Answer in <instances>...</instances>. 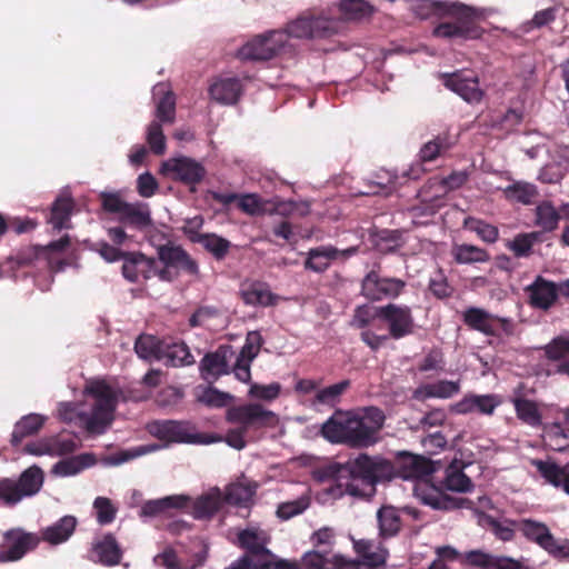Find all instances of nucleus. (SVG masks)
<instances>
[{
    "label": "nucleus",
    "mask_w": 569,
    "mask_h": 569,
    "mask_svg": "<svg viewBox=\"0 0 569 569\" xmlns=\"http://www.w3.org/2000/svg\"><path fill=\"white\" fill-rule=\"evenodd\" d=\"M119 396V390L106 380H89L83 389V402L80 406L61 402L58 407V417L90 433H103L113 421Z\"/></svg>",
    "instance_id": "nucleus-1"
},
{
    "label": "nucleus",
    "mask_w": 569,
    "mask_h": 569,
    "mask_svg": "<svg viewBox=\"0 0 569 569\" xmlns=\"http://www.w3.org/2000/svg\"><path fill=\"white\" fill-rule=\"evenodd\" d=\"M385 423L382 411L376 407L338 410L321 426L322 437L350 448H368L379 440Z\"/></svg>",
    "instance_id": "nucleus-2"
},
{
    "label": "nucleus",
    "mask_w": 569,
    "mask_h": 569,
    "mask_svg": "<svg viewBox=\"0 0 569 569\" xmlns=\"http://www.w3.org/2000/svg\"><path fill=\"white\" fill-rule=\"evenodd\" d=\"M431 13L442 21L433 29V36L445 39L477 40L485 29L481 16L472 7L458 1H432Z\"/></svg>",
    "instance_id": "nucleus-3"
},
{
    "label": "nucleus",
    "mask_w": 569,
    "mask_h": 569,
    "mask_svg": "<svg viewBox=\"0 0 569 569\" xmlns=\"http://www.w3.org/2000/svg\"><path fill=\"white\" fill-rule=\"evenodd\" d=\"M389 462L381 457L360 453L343 463L341 476L347 495L357 498H369L375 493V486L389 471Z\"/></svg>",
    "instance_id": "nucleus-4"
},
{
    "label": "nucleus",
    "mask_w": 569,
    "mask_h": 569,
    "mask_svg": "<svg viewBox=\"0 0 569 569\" xmlns=\"http://www.w3.org/2000/svg\"><path fill=\"white\" fill-rule=\"evenodd\" d=\"M510 525L520 531L528 541L539 546L552 558L569 561V540L555 538L545 522L520 519L510 521Z\"/></svg>",
    "instance_id": "nucleus-5"
},
{
    "label": "nucleus",
    "mask_w": 569,
    "mask_h": 569,
    "mask_svg": "<svg viewBox=\"0 0 569 569\" xmlns=\"http://www.w3.org/2000/svg\"><path fill=\"white\" fill-rule=\"evenodd\" d=\"M238 540L248 553L232 565L247 560L246 569H267L271 565L272 553L266 548L270 540L267 531L257 527H250L238 535Z\"/></svg>",
    "instance_id": "nucleus-6"
},
{
    "label": "nucleus",
    "mask_w": 569,
    "mask_h": 569,
    "mask_svg": "<svg viewBox=\"0 0 569 569\" xmlns=\"http://www.w3.org/2000/svg\"><path fill=\"white\" fill-rule=\"evenodd\" d=\"M43 485V472L32 466L24 470L18 480L10 478L0 479V501L6 505H16L24 497L36 495Z\"/></svg>",
    "instance_id": "nucleus-7"
},
{
    "label": "nucleus",
    "mask_w": 569,
    "mask_h": 569,
    "mask_svg": "<svg viewBox=\"0 0 569 569\" xmlns=\"http://www.w3.org/2000/svg\"><path fill=\"white\" fill-rule=\"evenodd\" d=\"M338 30V21L310 11L301 13L291 20L286 29L287 39L289 37L297 39H312L330 36Z\"/></svg>",
    "instance_id": "nucleus-8"
},
{
    "label": "nucleus",
    "mask_w": 569,
    "mask_h": 569,
    "mask_svg": "<svg viewBox=\"0 0 569 569\" xmlns=\"http://www.w3.org/2000/svg\"><path fill=\"white\" fill-rule=\"evenodd\" d=\"M442 467L441 461H433L422 456L399 452L393 458V478L416 479L430 482L432 475Z\"/></svg>",
    "instance_id": "nucleus-9"
},
{
    "label": "nucleus",
    "mask_w": 569,
    "mask_h": 569,
    "mask_svg": "<svg viewBox=\"0 0 569 569\" xmlns=\"http://www.w3.org/2000/svg\"><path fill=\"white\" fill-rule=\"evenodd\" d=\"M287 36L282 31H272L259 36L243 44L238 56L242 60H268L286 49Z\"/></svg>",
    "instance_id": "nucleus-10"
},
{
    "label": "nucleus",
    "mask_w": 569,
    "mask_h": 569,
    "mask_svg": "<svg viewBox=\"0 0 569 569\" xmlns=\"http://www.w3.org/2000/svg\"><path fill=\"white\" fill-rule=\"evenodd\" d=\"M226 418L231 423H239L246 430L251 427H271L278 423L277 415L258 403L231 407L227 410Z\"/></svg>",
    "instance_id": "nucleus-11"
},
{
    "label": "nucleus",
    "mask_w": 569,
    "mask_h": 569,
    "mask_svg": "<svg viewBox=\"0 0 569 569\" xmlns=\"http://www.w3.org/2000/svg\"><path fill=\"white\" fill-rule=\"evenodd\" d=\"M446 88L456 92L468 103H479L483 98V90L479 87V79L473 71L459 70L441 74Z\"/></svg>",
    "instance_id": "nucleus-12"
},
{
    "label": "nucleus",
    "mask_w": 569,
    "mask_h": 569,
    "mask_svg": "<svg viewBox=\"0 0 569 569\" xmlns=\"http://www.w3.org/2000/svg\"><path fill=\"white\" fill-rule=\"evenodd\" d=\"M160 172L187 184H194L202 180L206 170L200 162L187 157H179L163 161Z\"/></svg>",
    "instance_id": "nucleus-13"
},
{
    "label": "nucleus",
    "mask_w": 569,
    "mask_h": 569,
    "mask_svg": "<svg viewBox=\"0 0 569 569\" xmlns=\"http://www.w3.org/2000/svg\"><path fill=\"white\" fill-rule=\"evenodd\" d=\"M149 430L153 436L166 442L211 443L219 440L213 437L191 433L183 423L177 421L154 422Z\"/></svg>",
    "instance_id": "nucleus-14"
},
{
    "label": "nucleus",
    "mask_w": 569,
    "mask_h": 569,
    "mask_svg": "<svg viewBox=\"0 0 569 569\" xmlns=\"http://www.w3.org/2000/svg\"><path fill=\"white\" fill-rule=\"evenodd\" d=\"M463 323L471 330L486 336H497L498 329L507 330L510 321L506 318L492 315L478 307H469L462 312Z\"/></svg>",
    "instance_id": "nucleus-15"
},
{
    "label": "nucleus",
    "mask_w": 569,
    "mask_h": 569,
    "mask_svg": "<svg viewBox=\"0 0 569 569\" xmlns=\"http://www.w3.org/2000/svg\"><path fill=\"white\" fill-rule=\"evenodd\" d=\"M528 293V303L538 310H549L560 296L559 283L537 276L532 283L526 287Z\"/></svg>",
    "instance_id": "nucleus-16"
},
{
    "label": "nucleus",
    "mask_w": 569,
    "mask_h": 569,
    "mask_svg": "<svg viewBox=\"0 0 569 569\" xmlns=\"http://www.w3.org/2000/svg\"><path fill=\"white\" fill-rule=\"evenodd\" d=\"M545 357L552 363L547 368L546 375L569 376V333L555 337L543 348Z\"/></svg>",
    "instance_id": "nucleus-17"
},
{
    "label": "nucleus",
    "mask_w": 569,
    "mask_h": 569,
    "mask_svg": "<svg viewBox=\"0 0 569 569\" xmlns=\"http://www.w3.org/2000/svg\"><path fill=\"white\" fill-rule=\"evenodd\" d=\"M6 541L0 551V562L17 561L24 553L38 545V538L19 529L9 530L4 535Z\"/></svg>",
    "instance_id": "nucleus-18"
},
{
    "label": "nucleus",
    "mask_w": 569,
    "mask_h": 569,
    "mask_svg": "<svg viewBox=\"0 0 569 569\" xmlns=\"http://www.w3.org/2000/svg\"><path fill=\"white\" fill-rule=\"evenodd\" d=\"M302 569H358V563L328 550L316 549L303 555Z\"/></svg>",
    "instance_id": "nucleus-19"
},
{
    "label": "nucleus",
    "mask_w": 569,
    "mask_h": 569,
    "mask_svg": "<svg viewBox=\"0 0 569 569\" xmlns=\"http://www.w3.org/2000/svg\"><path fill=\"white\" fill-rule=\"evenodd\" d=\"M357 252L356 247L339 250L332 246H321L308 252L306 268L315 272H322L329 268L333 260H346Z\"/></svg>",
    "instance_id": "nucleus-20"
},
{
    "label": "nucleus",
    "mask_w": 569,
    "mask_h": 569,
    "mask_svg": "<svg viewBox=\"0 0 569 569\" xmlns=\"http://www.w3.org/2000/svg\"><path fill=\"white\" fill-rule=\"evenodd\" d=\"M232 353L230 347H220L217 351L206 355L199 367L201 377L208 382H213L227 375Z\"/></svg>",
    "instance_id": "nucleus-21"
},
{
    "label": "nucleus",
    "mask_w": 569,
    "mask_h": 569,
    "mask_svg": "<svg viewBox=\"0 0 569 569\" xmlns=\"http://www.w3.org/2000/svg\"><path fill=\"white\" fill-rule=\"evenodd\" d=\"M462 462L452 461L445 469L443 479L432 483V488L441 493L445 490L455 492H470L473 488L471 479L463 472Z\"/></svg>",
    "instance_id": "nucleus-22"
},
{
    "label": "nucleus",
    "mask_w": 569,
    "mask_h": 569,
    "mask_svg": "<svg viewBox=\"0 0 569 569\" xmlns=\"http://www.w3.org/2000/svg\"><path fill=\"white\" fill-rule=\"evenodd\" d=\"M500 401L493 395H466L460 401L450 406V411L458 415H467L478 411L483 415H492Z\"/></svg>",
    "instance_id": "nucleus-23"
},
{
    "label": "nucleus",
    "mask_w": 569,
    "mask_h": 569,
    "mask_svg": "<svg viewBox=\"0 0 569 569\" xmlns=\"http://www.w3.org/2000/svg\"><path fill=\"white\" fill-rule=\"evenodd\" d=\"M451 146L452 142L449 140L447 134H439L435 139L426 142L419 151L420 163H418L416 167H411L410 170L405 174L410 179H418L421 173L425 172V169L421 167L422 163L436 160L439 156L449 150Z\"/></svg>",
    "instance_id": "nucleus-24"
},
{
    "label": "nucleus",
    "mask_w": 569,
    "mask_h": 569,
    "mask_svg": "<svg viewBox=\"0 0 569 569\" xmlns=\"http://www.w3.org/2000/svg\"><path fill=\"white\" fill-rule=\"evenodd\" d=\"M353 549L358 556L355 560L358 563V569L361 566L376 568L383 565L388 558V550L382 548L379 543L370 540H353Z\"/></svg>",
    "instance_id": "nucleus-25"
},
{
    "label": "nucleus",
    "mask_w": 569,
    "mask_h": 569,
    "mask_svg": "<svg viewBox=\"0 0 569 569\" xmlns=\"http://www.w3.org/2000/svg\"><path fill=\"white\" fill-rule=\"evenodd\" d=\"M76 448V442L71 439L50 437L30 442L23 450L33 456H61L74 451Z\"/></svg>",
    "instance_id": "nucleus-26"
},
{
    "label": "nucleus",
    "mask_w": 569,
    "mask_h": 569,
    "mask_svg": "<svg viewBox=\"0 0 569 569\" xmlns=\"http://www.w3.org/2000/svg\"><path fill=\"white\" fill-rule=\"evenodd\" d=\"M531 465L537 468L540 476L556 488H562L569 495V463L559 466L553 461L533 459Z\"/></svg>",
    "instance_id": "nucleus-27"
},
{
    "label": "nucleus",
    "mask_w": 569,
    "mask_h": 569,
    "mask_svg": "<svg viewBox=\"0 0 569 569\" xmlns=\"http://www.w3.org/2000/svg\"><path fill=\"white\" fill-rule=\"evenodd\" d=\"M197 551L192 561L179 559L174 550L166 549L153 558L156 565L163 566L166 569H196L201 566L207 558V549L202 543H197Z\"/></svg>",
    "instance_id": "nucleus-28"
},
{
    "label": "nucleus",
    "mask_w": 569,
    "mask_h": 569,
    "mask_svg": "<svg viewBox=\"0 0 569 569\" xmlns=\"http://www.w3.org/2000/svg\"><path fill=\"white\" fill-rule=\"evenodd\" d=\"M93 557L101 565L113 567L120 563L122 549L112 535H106L93 545Z\"/></svg>",
    "instance_id": "nucleus-29"
},
{
    "label": "nucleus",
    "mask_w": 569,
    "mask_h": 569,
    "mask_svg": "<svg viewBox=\"0 0 569 569\" xmlns=\"http://www.w3.org/2000/svg\"><path fill=\"white\" fill-rule=\"evenodd\" d=\"M209 92L217 102L233 104L242 92V83L237 78H221L210 86Z\"/></svg>",
    "instance_id": "nucleus-30"
},
{
    "label": "nucleus",
    "mask_w": 569,
    "mask_h": 569,
    "mask_svg": "<svg viewBox=\"0 0 569 569\" xmlns=\"http://www.w3.org/2000/svg\"><path fill=\"white\" fill-rule=\"evenodd\" d=\"M160 266L182 268L191 273L198 270L197 263L188 256V253L180 247L166 246L159 250Z\"/></svg>",
    "instance_id": "nucleus-31"
},
{
    "label": "nucleus",
    "mask_w": 569,
    "mask_h": 569,
    "mask_svg": "<svg viewBox=\"0 0 569 569\" xmlns=\"http://www.w3.org/2000/svg\"><path fill=\"white\" fill-rule=\"evenodd\" d=\"M240 295L246 305L249 306H271L276 297L269 288L261 282L246 281L241 286Z\"/></svg>",
    "instance_id": "nucleus-32"
},
{
    "label": "nucleus",
    "mask_w": 569,
    "mask_h": 569,
    "mask_svg": "<svg viewBox=\"0 0 569 569\" xmlns=\"http://www.w3.org/2000/svg\"><path fill=\"white\" fill-rule=\"evenodd\" d=\"M342 469L343 463H330L328 466L313 470L312 477L315 480L319 482H335V486L328 488V492L333 498H340L347 495V491H345V485L342 483L341 480V476L345 475V472H342Z\"/></svg>",
    "instance_id": "nucleus-33"
},
{
    "label": "nucleus",
    "mask_w": 569,
    "mask_h": 569,
    "mask_svg": "<svg viewBox=\"0 0 569 569\" xmlns=\"http://www.w3.org/2000/svg\"><path fill=\"white\" fill-rule=\"evenodd\" d=\"M119 220L133 226L137 229H144L152 224L151 212L148 203L128 202Z\"/></svg>",
    "instance_id": "nucleus-34"
},
{
    "label": "nucleus",
    "mask_w": 569,
    "mask_h": 569,
    "mask_svg": "<svg viewBox=\"0 0 569 569\" xmlns=\"http://www.w3.org/2000/svg\"><path fill=\"white\" fill-rule=\"evenodd\" d=\"M96 462V457L92 453H81L58 461L52 468V473L59 477L76 476L86 468L94 466Z\"/></svg>",
    "instance_id": "nucleus-35"
},
{
    "label": "nucleus",
    "mask_w": 569,
    "mask_h": 569,
    "mask_svg": "<svg viewBox=\"0 0 569 569\" xmlns=\"http://www.w3.org/2000/svg\"><path fill=\"white\" fill-rule=\"evenodd\" d=\"M223 500L224 498L218 488H210L192 503L194 518L211 517L220 508Z\"/></svg>",
    "instance_id": "nucleus-36"
},
{
    "label": "nucleus",
    "mask_w": 569,
    "mask_h": 569,
    "mask_svg": "<svg viewBox=\"0 0 569 569\" xmlns=\"http://www.w3.org/2000/svg\"><path fill=\"white\" fill-rule=\"evenodd\" d=\"M157 102L156 117L161 122L171 123L174 120L176 114V100L171 90L164 83H159L153 87V97H160Z\"/></svg>",
    "instance_id": "nucleus-37"
},
{
    "label": "nucleus",
    "mask_w": 569,
    "mask_h": 569,
    "mask_svg": "<svg viewBox=\"0 0 569 569\" xmlns=\"http://www.w3.org/2000/svg\"><path fill=\"white\" fill-rule=\"evenodd\" d=\"M376 318H381L389 331H391V305L388 303L382 308H378L373 305H366L359 307L352 319V325L362 328L370 323Z\"/></svg>",
    "instance_id": "nucleus-38"
},
{
    "label": "nucleus",
    "mask_w": 569,
    "mask_h": 569,
    "mask_svg": "<svg viewBox=\"0 0 569 569\" xmlns=\"http://www.w3.org/2000/svg\"><path fill=\"white\" fill-rule=\"evenodd\" d=\"M451 256L459 264H472L490 260V254L486 249L468 243H455L451 248Z\"/></svg>",
    "instance_id": "nucleus-39"
},
{
    "label": "nucleus",
    "mask_w": 569,
    "mask_h": 569,
    "mask_svg": "<svg viewBox=\"0 0 569 569\" xmlns=\"http://www.w3.org/2000/svg\"><path fill=\"white\" fill-rule=\"evenodd\" d=\"M77 520L72 516H64L58 522L47 527L42 531V538L51 545H59L67 541L73 533Z\"/></svg>",
    "instance_id": "nucleus-40"
},
{
    "label": "nucleus",
    "mask_w": 569,
    "mask_h": 569,
    "mask_svg": "<svg viewBox=\"0 0 569 569\" xmlns=\"http://www.w3.org/2000/svg\"><path fill=\"white\" fill-rule=\"evenodd\" d=\"M73 202L70 194L63 191L53 202L49 223L56 229L69 228Z\"/></svg>",
    "instance_id": "nucleus-41"
},
{
    "label": "nucleus",
    "mask_w": 569,
    "mask_h": 569,
    "mask_svg": "<svg viewBox=\"0 0 569 569\" xmlns=\"http://www.w3.org/2000/svg\"><path fill=\"white\" fill-rule=\"evenodd\" d=\"M502 193L506 200L526 206L531 204L539 194L537 187L527 181H516L503 188Z\"/></svg>",
    "instance_id": "nucleus-42"
},
{
    "label": "nucleus",
    "mask_w": 569,
    "mask_h": 569,
    "mask_svg": "<svg viewBox=\"0 0 569 569\" xmlns=\"http://www.w3.org/2000/svg\"><path fill=\"white\" fill-rule=\"evenodd\" d=\"M543 441L555 451H563L569 447V426L553 422L545 426Z\"/></svg>",
    "instance_id": "nucleus-43"
},
{
    "label": "nucleus",
    "mask_w": 569,
    "mask_h": 569,
    "mask_svg": "<svg viewBox=\"0 0 569 569\" xmlns=\"http://www.w3.org/2000/svg\"><path fill=\"white\" fill-rule=\"evenodd\" d=\"M163 343L157 337L151 335L140 336L134 345L137 355L144 360H163Z\"/></svg>",
    "instance_id": "nucleus-44"
},
{
    "label": "nucleus",
    "mask_w": 569,
    "mask_h": 569,
    "mask_svg": "<svg viewBox=\"0 0 569 569\" xmlns=\"http://www.w3.org/2000/svg\"><path fill=\"white\" fill-rule=\"evenodd\" d=\"M541 240L540 232H522L515 236V238L507 242L506 247L510 250L516 258H528L532 254L535 243Z\"/></svg>",
    "instance_id": "nucleus-45"
},
{
    "label": "nucleus",
    "mask_w": 569,
    "mask_h": 569,
    "mask_svg": "<svg viewBox=\"0 0 569 569\" xmlns=\"http://www.w3.org/2000/svg\"><path fill=\"white\" fill-rule=\"evenodd\" d=\"M163 446L160 445H141L128 449L120 450L116 453L107 456L103 458V463L106 466H119L124 462L137 459L141 456L154 452L161 449Z\"/></svg>",
    "instance_id": "nucleus-46"
},
{
    "label": "nucleus",
    "mask_w": 569,
    "mask_h": 569,
    "mask_svg": "<svg viewBox=\"0 0 569 569\" xmlns=\"http://www.w3.org/2000/svg\"><path fill=\"white\" fill-rule=\"evenodd\" d=\"M162 361L168 366L180 367L192 365L194 362V358L184 343H168L164 341Z\"/></svg>",
    "instance_id": "nucleus-47"
},
{
    "label": "nucleus",
    "mask_w": 569,
    "mask_h": 569,
    "mask_svg": "<svg viewBox=\"0 0 569 569\" xmlns=\"http://www.w3.org/2000/svg\"><path fill=\"white\" fill-rule=\"evenodd\" d=\"M191 499L184 495L164 497L158 500L148 501L143 505L141 512L144 516H154L170 508H186L190 506Z\"/></svg>",
    "instance_id": "nucleus-48"
},
{
    "label": "nucleus",
    "mask_w": 569,
    "mask_h": 569,
    "mask_svg": "<svg viewBox=\"0 0 569 569\" xmlns=\"http://www.w3.org/2000/svg\"><path fill=\"white\" fill-rule=\"evenodd\" d=\"M46 421V417L37 413H30L19 420L12 432V443L18 445L23 438L31 436L40 430Z\"/></svg>",
    "instance_id": "nucleus-49"
},
{
    "label": "nucleus",
    "mask_w": 569,
    "mask_h": 569,
    "mask_svg": "<svg viewBox=\"0 0 569 569\" xmlns=\"http://www.w3.org/2000/svg\"><path fill=\"white\" fill-rule=\"evenodd\" d=\"M339 11L343 20L357 21L371 16L373 8L365 0H341Z\"/></svg>",
    "instance_id": "nucleus-50"
},
{
    "label": "nucleus",
    "mask_w": 569,
    "mask_h": 569,
    "mask_svg": "<svg viewBox=\"0 0 569 569\" xmlns=\"http://www.w3.org/2000/svg\"><path fill=\"white\" fill-rule=\"evenodd\" d=\"M517 418L531 427L541 425V413L535 401L525 398L512 400Z\"/></svg>",
    "instance_id": "nucleus-51"
},
{
    "label": "nucleus",
    "mask_w": 569,
    "mask_h": 569,
    "mask_svg": "<svg viewBox=\"0 0 569 569\" xmlns=\"http://www.w3.org/2000/svg\"><path fill=\"white\" fill-rule=\"evenodd\" d=\"M256 493V485L250 481H239L227 488L224 500L228 503L244 506L251 501Z\"/></svg>",
    "instance_id": "nucleus-52"
},
{
    "label": "nucleus",
    "mask_w": 569,
    "mask_h": 569,
    "mask_svg": "<svg viewBox=\"0 0 569 569\" xmlns=\"http://www.w3.org/2000/svg\"><path fill=\"white\" fill-rule=\"evenodd\" d=\"M391 290L389 279H380L376 273L368 274L362 282L363 295L371 300H381Z\"/></svg>",
    "instance_id": "nucleus-53"
},
{
    "label": "nucleus",
    "mask_w": 569,
    "mask_h": 569,
    "mask_svg": "<svg viewBox=\"0 0 569 569\" xmlns=\"http://www.w3.org/2000/svg\"><path fill=\"white\" fill-rule=\"evenodd\" d=\"M415 322L408 307L393 306V340L413 333Z\"/></svg>",
    "instance_id": "nucleus-54"
},
{
    "label": "nucleus",
    "mask_w": 569,
    "mask_h": 569,
    "mask_svg": "<svg viewBox=\"0 0 569 569\" xmlns=\"http://www.w3.org/2000/svg\"><path fill=\"white\" fill-rule=\"evenodd\" d=\"M463 227L472 232H476L477 236L485 242L493 243L498 240V228L481 219L467 217L463 221Z\"/></svg>",
    "instance_id": "nucleus-55"
},
{
    "label": "nucleus",
    "mask_w": 569,
    "mask_h": 569,
    "mask_svg": "<svg viewBox=\"0 0 569 569\" xmlns=\"http://www.w3.org/2000/svg\"><path fill=\"white\" fill-rule=\"evenodd\" d=\"M197 399L199 402L213 408L227 406L233 397L212 387L198 388Z\"/></svg>",
    "instance_id": "nucleus-56"
},
{
    "label": "nucleus",
    "mask_w": 569,
    "mask_h": 569,
    "mask_svg": "<svg viewBox=\"0 0 569 569\" xmlns=\"http://www.w3.org/2000/svg\"><path fill=\"white\" fill-rule=\"evenodd\" d=\"M268 213L267 214H280L283 217L299 213L305 216L309 212V204L301 202L297 203L293 201H284L279 199H272L268 201Z\"/></svg>",
    "instance_id": "nucleus-57"
},
{
    "label": "nucleus",
    "mask_w": 569,
    "mask_h": 569,
    "mask_svg": "<svg viewBox=\"0 0 569 569\" xmlns=\"http://www.w3.org/2000/svg\"><path fill=\"white\" fill-rule=\"evenodd\" d=\"M559 220L560 213L550 202H543L537 207L536 222L542 230L553 231L557 229Z\"/></svg>",
    "instance_id": "nucleus-58"
},
{
    "label": "nucleus",
    "mask_w": 569,
    "mask_h": 569,
    "mask_svg": "<svg viewBox=\"0 0 569 569\" xmlns=\"http://www.w3.org/2000/svg\"><path fill=\"white\" fill-rule=\"evenodd\" d=\"M268 201L256 193L241 194L238 206L247 214L260 216L268 213Z\"/></svg>",
    "instance_id": "nucleus-59"
},
{
    "label": "nucleus",
    "mask_w": 569,
    "mask_h": 569,
    "mask_svg": "<svg viewBox=\"0 0 569 569\" xmlns=\"http://www.w3.org/2000/svg\"><path fill=\"white\" fill-rule=\"evenodd\" d=\"M147 266V257L143 254L126 256L122 264V274L129 281L137 282L142 278L141 271H143V268Z\"/></svg>",
    "instance_id": "nucleus-60"
},
{
    "label": "nucleus",
    "mask_w": 569,
    "mask_h": 569,
    "mask_svg": "<svg viewBox=\"0 0 569 569\" xmlns=\"http://www.w3.org/2000/svg\"><path fill=\"white\" fill-rule=\"evenodd\" d=\"M348 387L349 381L343 380L320 389L316 393L315 402L326 406H333L339 401L341 395L347 390Z\"/></svg>",
    "instance_id": "nucleus-61"
},
{
    "label": "nucleus",
    "mask_w": 569,
    "mask_h": 569,
    "mask_svg": "<svg viewBox=\"0 0 569 569\" xmlns=\"http://www.w3.org/2000/svg\"><path fill=\"white\" fill-rule=\"evenodd\" d=\"M197 242L201 243L209 252H211L216 258H223L230 247V242L224 238H221L217 234H202L196 239Z\"/></svg>",
    "instance_id": "nucleus-62"
},
{
    "label": "nucleus",
    "mask_w": 569,
    "mask_h": 569,
    "mask_svg": "<svg viewBox=\"0 0 569 569\" xmlns=\"http://www.w3.org/2000/svg\"><path fill=\"white\" fill-rule=\"evenodd\" d=\"M309 505L310 498L308 496H301L293 501H287L279 505L277 515L279 518L287 520L302 513Z\"/></svg>",
    "instance_id": "nucleus-63"
},
{
    "label": "nucleus",
    "mask_w": 569,
    "mask_h": 569,
    "mask_svg": "<svg viewBox=\"0 0 569 569\" xmlns=\"http://www.w3.org/2000/svg\"><path fill=\"white\" fill-rule=\"evenodd\" d=\"M262 346V338L258 331H250L247 335L246 342L240 350V353L237 358L252 362L253 359L258 356Z\"/></svg>",
    "instance_id": "nucleus-64"
}]
</instances>
